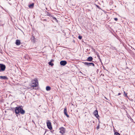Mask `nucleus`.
Instances as JSON below:
<instances>
[{"mask_svg": "<svg viewBox=\"0 0 135 135\" xmlns=\"http://www.w3.org/2000/svg\"><path fill=\"white\" fill-rule=\"evenodd\" d=\"M21 107V106H19L15 108V111L16 115L17 114H19V113L22 114H23L25 113V111Z\"/></svg>", "mask_w": 135, "mask_h": 135, "instance_id": "obj_1", "label": "nucleus"}, {"mask_svg": "<svg viewBox=\"0 0 135 135\" xmlns=\"http://www.w3.org/2000/svg\"><path fill=\"white\" fill-rule=\"evenodd\" d=\"M32 85L31 87L33 88L37 86L38 84V80L37 78H35L32 81Z\"/></svg>", "mask_w": 135, "mask_h": 135, "instance_id": "obj_2", "label": "nucleus"}, {"mask_svg": "<svg viewBox=\"0 0 135 135\" xmlns=\"http://www.w3.org/2000/svg\"><path fill=\"white\" fill-rule=\"evenodd\" d=\"M6 66L2 64H0V72L4 71L5 69Z\"/></svg>", "mask_w": 135, "mask_h": 135, "instance_id": "obj_3", "label": "nucleus"}, {"mask_svg": "<svg viewBox=\"0 0 135 135\" xmlns=\"http://www.w3.org/2000/svg\"><path fill=\"white\" fill-rule=\"evenodd\" d=\"M46 123L48 128L50 129L51 130L52 129V127L51 126V122L48 120L46 122Z\"/></svg>", "mask_w": 135, "mask_h": 135, "instance_id": "obj_4", "label": "nucleus"}, {"mask_svg": "<svg viewBox=\"0 0 135 135\" xmlns=\"http://www.w3.org/2000/svg\"><path fill=\"white\" fill-rule=\"evenodd\" d=\"M84 64L89 67L90 66L92 65L94 66H95L94 64L92 62H83Z\"/></svg>", "mask_w": 135, "mask_h": 135, "instance_id": "obj_5", "label": "nucleus"}, {"mask_svg": "<svg viewBox=\"0 0 135 135\" xmlns=\"http://www.w3.org/2000/svg\"><path fill=\"white\" fill-rule=\"evenodd\" d=\"M60 132L62 134H63L65 132V128H64L63 127L61 128L60 129Z\"/></svg>", "mask_w": 135, "mask_h": 135, "instance_id": "obj_6", "label": "nucleus"}, {"mask_svg": "<svg viewBox=\"0 0 135 135\" xmlns=\"http://www.w3.org/2000/svg\"><path fill=\"white\" fill-rule=\"evenodd\" d=\"M67 62L66 61H61L60 63L61 65L64 66L67 64Z\"/></svg>", "mask_w": 135, "mask_h": 135, "instance_id": "obj_7", "label": "nucleus"}, {"mask_svg": "<svg viewBox=\"0 0 135 135\" xmlns=\"http://www.w3.org/2000/svg\"><path fill=\"white\" fill-rule=\"evenodd\" d=\"M64 114L66 115L67 117H69V116L67 114V109L66 108H65L64 110Z\"/></svg>", "mask_w": 135, "mask_h": 135, "instance_id": "obj_8", "label": "nucleus"}, {"mask_svg": "<svg viewBox=\"0 0 135 135\" xmlns=\"http://www.w3.org/2000/svg\"><path fill=\"white\" fill-rule=\"evenodd\" d=\"M93 59L92 57L91 56H90L87 58L86 59V61H87L91 62L92 61Z\"/></svg>", "mask_w": 135, "mask_h": 135, "instance_id": "obj_9", "label": "nucleus"}, {"mask_svg": "<svg viewBox=\"0 0 135 135\" xmlns=\"http://www.w3.org/2000/svg\"><path fill=\"white\" fill-rule=\"evenodd\" d=\"M94 115L97 117H99V115L98 114V111L97 110H95L94 113Z\"/></svg>", "mask_w": 135, "mask_h": 135, "instance_id": "obj_10", "label": "nucleus"}, {"mask_svg": "<svg viewBox=\"0 0 135 135\" xmlns=\"http://www.w3.org/2000/svg\"><path fill=\"white\" fill-rule=\"evenodd\" d=\"M0 78L1 79L3 80L7 79L8 78L5 76H0Z\"/></svg>", "mask_w": 135, "mask_h": 135, "instance_id": "obj_11", "label": "nucleus"}, {"mask_svg": "<svg viewBox=\"0 0 135 135\" xmlns=\"http://www.w3.org/2000/svg\"><path fill=\"white\" fill-rule=\"evenodd\" d=\"M21 42L20 40H17L16 41V44L17 45H20Z\"/></svg>", "mask_w": 135, "mask_h": 135, "instance_id": "obj_12", "label": "nucleus"}, {"mask_svg": "<svg viewBox=\"0 0 135 135\" xmlns=\"http://www.w3.org/2000/svg\"><path fill=\"white\" fill-rule=\"evenodd\" d=\"M51 18L52 19L54 20L56 22H57V19H56V18L54 17L53 16V15L52 16V17H51Z\"/></svg>", "mask_w": 135, "mask_h": 135, "instance_id": "obj_13", "label": "nucleus"}, {"mask_svg": "<svg viewBox=\"0 0 135 135\" xmlns=\"http://www.w3.org/2000/svg\"><path fill=\"white\" fill-rule=\"evenodd\" d=\"M34 4L32 3L29 5V7L30 8H32L34 6Z\"/></svg>", "mask_w": 135, "mask_h": 135, "instance_id": "obj_14", "label": "nucleus"}, {"mask_svg": "<svg viewBox=\"0 0 135 135\" xmlns=\"http://www.w3.org/2000/svg\"><path fill=\"white\" fill-rule=\"evenodd\" d=\"M52 61H53V60H51V61L49 62V65H51L52 66H53L54 65V64L51 63V62H52Z\"/></svg>", "mask_w": 135, "mask_h": 135, "instance_id": "obj_15", "label": "nucleus"}, {"mask_svg": "<svg viewBox=\"0 0 135 135\" xmlns=\"http://www.w3.org/2000/svg\"><path fill=\"white\" fill-rule=\"evenodd\" d=\"M51 89V88L49 86H47L46 87V90L47 91H49Z\"/></svg>", "mask_w": 135, "mask_h": 135, "instance_id": "obj_16", "label": "nucleus"}, {"mask_svg": "<svg viewBox=\"0 0 135 135\" xmlns=\"http://www.w3.org/2000/svg\"><path fill=\"white\" fill-rule=\"evenodd\" d=\"M46 15H47L49 16L50 17H51L53 15L50 14V13L48 12H47L46 13Z\"/></svg>", "mask_w": 135, "mask_h": 135, "instance_id": "obj_17", "label": "nucleus"}, {"mask_svg": "<svg viewBox=\"0 0 135 135\" xmlns=\"http://www.w3.org/2000/svg\"><path fill=\"white\" fill-rule=\"evenodd\" d=\"M114 135H120V134L118 132H115L114 133Z\"/></svg>", "mask_w": 135, "mask_h": 135, "instance_id": "obj_18", "label": "nucleus"}, {"mask_svg": "<svg viewBox=\"0 0 135 135\" xmlns=\"http://www.w3.org/2000/svg\"><path fill=\"white\" fill-rule=\"evenodd\" d=\"M32 38H33V39L32 40V41L34 42H35V38L33 36Z\"/></svg>", "mask_w": 135, "mask_h": 135, "instance_id": "obj_19", "label": "nucleus"}, {"mask_svg": "<svg viewBox=\"0 0 135 135\" xmlns=\"http://www.w3.org/2000/svg\"><path fill=\"white\" fill-rule=\"evenodd\" d=\"M124 95H125L126 96V97H128L127 96V93H126L124 91Z\"/></svg>", "mask_w": 135, "mask_h": 135, "instance_id": "obj_20", "label": "nucleus"}, {"mask_svg": "<svg viewBox=\"0 0 135 135\" xmlns=\"http://www.w3.org/2000/svg\"><path fill=\"white\" fill-rule=\"evenodd\" d=\"M97 57H98V58H99V59L100 61H101V59H100V57L99 56V55H97Z\"/></svg>", "mask_w": 135, "mask_h": 135, "instance_id": "obj_21", "label": "nucleus"}, {"mask_svg": "<svg viewBox=\"0 0 135 135\" xmlns=\"http://www.w3.org/2000/svg\"><path fill=\"white\" fill-rule=\"evenodd\" d=\"M78 38L80 39H81L82 38V37L81 36H78Z\"/></svg>", "mask_w": 135, "mask_h": 135, "instance_id": "obj_22", "label": "nucleus"}, {"mask_svg": "<svg viewBox=\"0 0 135 135\" xmlns=\"http://www.w3.org/2000/svg\"><path fill=\"white\" fill-rule=\"evenodd\" d=\"M96 128H97V129H99V125H98V126Z\"/></svg>", "mask_w": 135, "mask_h": 135, "instance_id": "obj_23", "label": "nucleus"}, {"mask_svg": "<svg viewBox=\"0 0 135 135\" xmlns=\"http://www.w3.org/2000/svg\"><path fill=\"white\" fill-rule=\"evenodd\" d=\"M114 19L115 20L117 21L118 20V18H114Z\"/></svg>", "mask_w": 135, "mask_h": 135, "instance_id": "obj_24", "label": "nucleus"}, {"mask_svg": "<svg viewBox=\"0 0 135 135\" xmlns=\"http://www.w3.org/2000/svg\"><path fill=\"white\" fill-rule=\"evenodd\" d=\"M103 69L104 70H106V69H105V67L104 66H103Z\"/></svg>", "mask_w": 135, "mask_h": 135, "instance_id": "obj_25", "label": "nucleus"}, {"mask_svg": "<svg viewBox=\"0 0 135 135\" xmlns=\"http://www.w3.org/2000/svg\"><path fill=\"white\" fill-rule=\"evenodd\" d=\"M120 94H121L120 93H119L118 95H120Z\"/></svg>", "mask_w": 135, "mask_h": 135, "instance_id": "obj_26", "label": "nucleus"}, {"mask_svg": "<svg viewBox=\"0 0 135 135\" xmlns=\"http://www.w3.org/2000/svg\"><path fill=\"white\" fill-rule=\"evenodd\" d=\"M30 88H28V89H30Z\"/></svg>", "mask_w": 135, "mask_h": 135, "instance_id": "obj_27", "label": "nucleus"}, {"mask_svg": "<svg viewBox=\"0 0 135 135\" xmlns=\"http://www.w3.org/2000/svg\"><path fill=\"white\" fill-rule=\"evenodd\" d=\"M80 73H82V72H81V71L80 72Z\"/></svg>", "mask_w": 135, "mask_h": 135, "instance_id": "obj_28", "label": "nucleus"}]
</instances>
